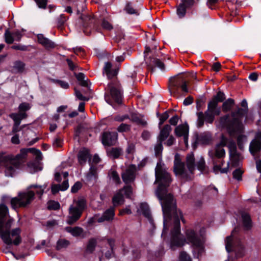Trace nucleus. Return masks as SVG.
<instances>
[{
    "mask_svg": "<svg viewBox=\"0 0 261 261\" xmlns=\"http://www.w3.org/2000/svg\"><path fill=\"white\" fill-rule=\"evenodd\" d=\"M156 181L159 186L156 190V195L160 200L163 214V229L162 237H166L168 231V223H173L171 230L170 248L175 250L176 248L183 246L187 241L188 244H191L193 247L194 257L198 258L204 252L203 244L205 242V229L202 227L198 232L193 229H187L186 239L181 233L180 220L185 223L182 213L177 210L176 204L173 202V195L168 193V188L172 181L170 174L162 168L158 163L155 171Z\"/></svg>",
    "mask_w": 261,
    "mask_h": 261,
    "instance_id": "f257e3e1",
    "label": "nucleus"
},
{
    "mask_svg": "<svg viewBox=\"0 0 261 261\" xmlns=\"http://www.w3.org/2000/svg\"><path fill=\"white\" fill-rule=\"evenodd\" d=\"M119 67L115 66L113 67L110 62L105 63L103 72L110 80L108 84L109 94H105V99L106 102L116 109L117 105L120 106L123 103V91L122 87L117 77L118 73Z\"/></svg>",
    "mask_w": 261,
    "mask_h": 261,
    "instance_id": "f03ea898",
    "label": "nucleus"
},
{
    "mask_svg": "<svg viewBox=\"0 0 261 261\" xmlns=\"http://www.w3.org/2000/svg\"><path fill=\"white\" fill-rule=\"evenodd\" d=\"M241 106L242 108L237 106L236 110L231 111L230 115L226 114L219 118V126L222 128L226 129L230 135L243 133L245 130L243 119L248 112L246 99H244L241 101Z\"/></svg>",
    "mask_w": 261,
    "mask_h": 261,
    "instance_id": "7ed1b4c3",
    "label": "nucleus"
},
{
    "mask_svg": "<svg viewBox=\"0 0 261 261\" xmlns=\"http://www.w3.org/2000/svg\"><path fill=\"white\" fill-rule=\"evenodd\" d=\"M29 152L35 155L37 160H42L41 152L35 148H22L20 153L15 156L0 151V167L5 168V175L13 176L16 169L20 167V160L25 159Z\"/></svg>",
    "mask_w": 261,
    "mask_h": 261,
    "instance_id": "20e7f679",
    "label": "nucleus"
},
{
    "mask_svg": "<svg viewBox=\"0 0 261 261\" xmlns=\"http://www.w3.org/2000/svg\"><path fill=\"white\" fill-rule=\"evenodd\" d=\"M80 18L82 23L84 32L87 35H90L95 31L100 32L101 27L108 31H111L113 29L112 24L105 19H103L100 24L99 20L89 15L82 14Z\"/></svg>",
    "mask_w": 261,
    "mask_h": 261,
    "instance_id": "39448f33",
    "label": "nucleus"
},
{
    "mask_svg": "<svg viewBox=\"0 0 261 261\" xmlns=\"http://www.w3.org/2000/svg\"><path fill=\"white\" fill-rule=\"evenodd\" d=\"M35 199V193L32 191L19 192L18 197L11 198L9 196L4 195L2 197V204L10 202L12 208L16 210L19 207H25L31 204Z\"/></svg>",
    "mask_w": 261,
    "mask_h": 261,
    "instance_id": "423d86ee",
    "label": "nucleus"
},
{
    "mask_svg": "<svg viewBox=\"0 0 261 261\" xmlns=\"http://www.w3.org/2000/svg\"><path fill=\"white\" fill-rule=\"evenodd\" d=\"M87 208L86 201L84 198L78 199L76 205H71L69 207V216L67 223L70 225L75 224L81 217L84 211Z\"/></svg>",
    "mask_w": 261,
    "mask_h": 261,
    "instance_id": "0eeeda50",
    "label": "nucleus"
},
{
    "mask_svg": "<svg viewBox=\"0 0 261 261\" xmlns=\"http://www.w3.org/2000/svg\"><path fill=\"white\" fill-rule=\"evenodd\" d=\"M169 90L174 96H178L180 94L179 89L184 93L189 91L186 80L181 76L176 75L169 79Z\"/></svg>",
    "mask_w": 261,
    "mask_h": 261,
    "instance_id": "6e6552de",
    "label": "nucleus"
},
{
    "mask_svg": "<svg viewBox=\"0 0 261 261\" xmlns=\"http://www.w3.org/2000/svg\"><path fill=\"white\" fill-rule=\"evenodd\" d=\"M21 232V230L19 228L13 229L11 231L10 230L2 231L1 238L3 242L8 246L12 245L18 246L22 242Z\"/></svg>",
    "mask_w": 261,
    "mask_h": 261,
    "instance_id": "1a4fd4ad",
    "label": "nucleus"
},
{
    "mask_svg": "<svg viewBox=\"0 0 261 261\" xmlns=\"http://www.w3.org/2000/svg\"><path fill=\"white\" fill-rule=\"evenodd\" d=\"M225 248L227 252H235L236 258L243 257L245 254V248L241 241L237 245L232 243V235L227 236L225 239Z\"/></svg>",
    "mask_w": 261,
    "mask_h": 261,
    "instance_id": "9d476101",
    "label": "nucleus"
},
{
    "mask_svg": "<svg viewBox=\"0 0 261 261\" xmlns=\"http://www.w3.org/2000/svg\"><path fill=\"white\" fill-rule=\"evenodd\" d=\"M9 216L8 207L5 204H0V234L2 231H4V227L6 230H10L13 220L12 219L7 220Z\"/></svg>",
    "mask_w": 261,
    "mask_h": 261,
    "instance_id": "9b49d317",
    "label": "nucleus"
},
{
    "mask_svg": "<svg viewBox=\"0 0 261 261\" xmlns=\"http://www.w3.org/2000/svg\"><path fill=\"white\" fill-rule=\"evenodd\" d=\"M118 139V135L116 132H104L101 135V143L104 146L115 145Z\"/></svg>",
    "mask_w": 261,
    "mask_h": 261,
    "instance_id": "f8f14e48",
    "label": "nucleus"
},
{
    "mask_svg": "<svg viewBox=\"0 0 261 261\" xmlns=\"http://www.w3.org/2000/svg\"><path fill=\"white\" fill-rule=\"evenodd\" d=\"M136 170V166L134 164H131L125 171L122 173V179L126 185H128L135 181Z\"/></svg>",
    "mask_w": 261,
    "mask_h": 261,
    "instance_id": "ddd939ff",
    "label": "nucleus"
},
{
    "mask_svg": "<svg viewBox=\"0 0 261 261\" xmlns=\"http://www.w3.org/2000/svg\"><path fill=\"white\" fill-rule=\"evenodd\" d=\"M145 63L148 70L151 73L155 71V67H158L162 71L165 69L164 63L159 59L149 56L148 59H146Z\"/></svg>",
    "mask_w": 261,
    "mask_h": 261,
    "instance_id": "4468645a",
    "label": "nucleus"
},
{
    "mask_svg": "<svg viewBox=\"0 0 261 261\" xmlns=\"http://www.w3.org/2000/svg\"><path fill=\"white\" fill-rule=\"evenodd\" d=\"M173 171L176 176H179L181 177H185L188 175L185 167V164L184 162H181L177 154L175 156Z\"/></svg>",
    "mask_w": 261,
    "mask_h": 261,
    "instance_id": "2eb2a0df",
    "label": "nucleus"
},
{
    "mask_svg": "<svg viewBox=\"0 0 261 261\" xmlns=\"http://www.w3.org/2000/svg\"><path fill=\"white\" fill-rule=\"evenodd\" d=\"M227 147L229 149V156L231 159L232 165L237 166L239 164L240 154L237 152L236 142L233 140L229 141Z\"/></svg>",
    "mask_w": 261,
    "mask_h": 261,
    "instance_id": "dca6fc26",
    "label": "nucleus"
},
{
    "mask_svg": "<svg viewBox=\"0 0 261 261\" xmlns=\"http://www.w3.org/2000/svg\"><path fill=\"white\" fill-rule=\"evenodd\" d=\"M211 140V136L208 133H204L199 135L196 134L195 136V140L192 143V147L195 149L199 143L202 145H208L210 143Z\"/></svg>",
    "mask_w": 261,
    "mask_h": 261,
    "instance_id": "f3484780",
    "label": "nucleus"
},
{
    "mask_svg": "<svg viewBox=\"0 0 261 261\" xmlns=\"http://www.w3.org/2000/svg\"><path fill=\"white\" fill-rule=\"evenodd\" d=\"M85 179L88 183L91 184L92 185L97 182L98 173L95 166L93 165L90 166L89 172L86 175Z\"/></svg>",
    "mask_w": 261,
    "mask_h": 261,
    "instance_id": "a211bd4d",
    "label": "nucleus"
},
{
    "mask_svg": "<svg viewBox=\"0 0 261 261\" xmlns=\"http://www.w3.org/2000/svg\"><path fill=\"white\" fill-rule=\"evenodd\" d=\"M88 159L89 162H91V155L89 150L84 147L79 151L77 154L78 162L81 165L83 166L86 163Z\"/></svg>",
    "mask_w": 261,
    "mask_h": 261,
    "instance_id": "6ab92c4d",
    "label": "nucleus"
},
{
    "mask_svg": "<svg viewBox=\"0 0 261 261\" xmlns=\"http://www.w3.org/2000/svg\"><path fill=\"white\" fill-rule=\"evenodd\" d=\"M115 215V207L111 206L103 212L102 216L97 219V222L101 223L104 221H112L114 218Z\"/></svg>",
    "mask_w": 261,
    "mask_h": 261,
    "instance_id": "aec40b11",
    "label": "nucleus"
},
{
    "mask_svg": "<svg viewBox=\"0 0 261 261\" xmlns=\"http://www.w3.org/2000/svg\"><path fill=\"white\" fill-rule=\"evenodd\" d=\"M140 209L142 212L143 215L148 219L150 224L152 226V229H154L155 228V225L154 223L153 219L151 216L149 207L147 203L145 202L141 203Z\"/></svg>",
    "mask_w": 261,
    "mask_h": 261,
    "instance_id": "412c9836",
    "label": "nucleus"
},
{
    "mask_svg": "<svg viewBox=\"0 0 261 261\" xmlns=\"http://www.w3.org/2000/svg\"><path fill=\"white\" fill-rule=\"evenodd\" d=\"M37 38L38 42L46 49H52L56 47L55 43L47 38L45 37L42 34H38Z\"/></svg>",
    "mask_w": 261,
    "mask_h": 261,
    "instance_id": "4be33fe9",
    "label": "nucleus"
},
{
    "mask_svg": "<svg viewBox=\"0 0 261 261\" xmlns=\"http://www.w3.org/2000/svg\"><path fill=\"white\" fill-rule=\"evenodd\" d=\"M37 38L38 42L46 49H52L56 47L55 43L47 38L45 37L42 34H38Z\"/></svg>",
    "mask_w": 261,
    "mask_h": 261,
    "instance_id": "5701e85b",
    "label": "nucleus"
},
{
    "mask_svg": "<svg viewBox=\"0 0 261 261\" xmlns=\"http://www.w3.org/2000/svg\"><path fill=\"white\" fill-rule=\"evenodd\" d=\"M261 150V135L258 139L253 140L249 146V151L251 154L254 155L256 153Z\"/></svg>",
    "mask_w": 261,
    "mask_h": 261,
    "instance_id": "b1692460",
    "label": "nucleus"
},
{
    "mask_svg": "<svg viewBox=\"0 0 261 261\" xmlns=\"http://www.w3.org/2000/svg\"><path fill=\"white\" fill-rule=\"evenodd\" d=\"M189 127L187 123L177 126L174 130L175 135L178 137L189 135Z\"/></svg>",
    "mask_w": 261,
    "mask_h": 261,
    "instance_id": "393cba45",
    "label": "nucleus"
},
{
    "mask_svg": "<svg viewBox=\"0 0 261 261\" xmlns=\"http://www.w3.org/2000/svg\"><path fill=\"white\" fill-rule=\"evenodd\" d=\"M172 130L171 126L169 124H166L162 129H161L160 134L158 137V140L161 142H164L169 136Z\"/></svg>",
    "mask_w": 261,
    "mask_h": 261,
    "instance_id": "a878e982",
    "label": "nucleus"
},
{
    "mask_svg": "<svg viewBox=\"0 0 261 261\" xmlns=\"http://www.w3.org/2000/svg\"><path fill=\"white\" fill-rule=\"evenodd\" d=\"M106 151L109 157L114 159H118L120 156L123 154L122 149L120 147H112L110 149H107Z\"/></svg>",
    "mask_w": 261,
    "mask_h": 261,
    "instance_id": "bb28decb",
    "label": "nucleus"
},
{
    "mask_svg": "<svg viewBox=\"0 0 261 261\" xmlns=\"http://www.w3.org/2000/svg\"><path fill=\"white\" fill-rule=\"evenodd\" d=\"M124 201L125 199L123 194L119 191L114 194L112 198V203L114 207L123 204Z\"/></svg>",
    "mask_w": 261,
    "mask_h": 261,
    "instance_id": "cd10ccee",
    "label": "nucleus"
},
{
    "mask_svg": "<svg viewBox=\"0 0 261 261\" xmlns=\"http://www.w3.org/2000/svg\"><path fill=\"white\" fill-rule=\"evenodd\" d=\"M9 117L14 121V124L19 125L21 120L25 118L27 114L25 113H13L9 115Z\"/></svg>",
    "mask_w": 261,
    "mask_h": 261,
    "instance_id": "c85d7f7f",
    "label": "nucleus"
},
{
    "mask_svg": "<svg viewBox=\"0 0 261 261\" xmlns=\"http://www.w3.org/2000/svg\"><path fill=\"white\" fill-rule=\"evenodd\" d=\"M234 105V100L232 98H229L223 101L222 105V110L224 113H227L231 111Z\"/></svg>",
    "mask_w": 261,
    "mask_h": 261,
    "instance_id": "c756f323",
    "label": "nucleus"
},
{
    "mask_svg": "<svg viewBox=\"0 0 261 261\" xmlns=\"http://www.w3.org/2000/svg\"><path fill=\"white\" fill-rule=\"evenodd\" d=\"M97 245V240L92 238L89 240L85 252L88 254H92L95 251Z\"/></svg>",
    "mask_w": 261,
    "mask_h": 261,
    "instance_id": "7c9ffc66",
    "label": "nucleus"
},
{
    "mask_svg": "<svg viewBox=\"0 0 261 261\" xmlns=\"http://www.w3.org/2000/svg\"><path fill=\"white\" fill-rule=\"evenodd\" d=\"M187 167L191 173H193L195 168V158L193 153L188 154L186 158Z\"/></svg>",
    "mask_w": 261,
    "mask_h": 261,
    "instance_id": "2f4dec72",
    "label": "nucleus"
},
{
    "mask_svg": "<svg viewBox=\"0 0 261 261\" xmlns=\"http://www.w3.org/2000/svg\"><path fill=\"white\" fill-rule=\"evenodd\" d=\"M244 133H241L240 134H237L233 135H230V136L234 137L238 136L237 141V145L238 146V148L241 150H244V143L247 140V137L246 135H243V134Z\"/></svg>",
    "mask_w": 261,
    "mask_h": 261,
    "instance_id": "473e14b6",
    "label": "nucleus"
},
{
    "mask_svg": "<svg viewBox=\"0 0 261 261\" xmlns=\"http://www.w3.org/2000/svg\"><path fill=\"white\" fill-rule=\"evenodd\" d=\"M130 120L133 122L136 123L138 125L142 126H145L147 125V122L142 119L141 115L135 113H132L130 114Z\"/></svg>",
    "mask_w": 261,
    "mask_h": 261,
    "instance_id": "72a5a7b5",
    "label": "nucleus"
},
{
    "mask_svg": "<svg viewBox=\"0 0 261 261\" xmlns=\"http://www.w3.org/2000/svg\"><path fill=\"white\" fill-rule=\"evenodd\" d=\"M243 226L246 230H250L252 226L250 216L247 213L242 215Z\"/></svg>",
    "mask_w": 261,
    "mask_h": 261,
    "instance_id": "f704fd0d",
    "label": "nucleus"
},
{
    "mask_svg": "<svg viewBox=\"0 0 261 261\" xmlns=\"http://www.w3.org/2000/svg\"><path fill=\"white\" fill-rule=\"evenodd\" d=\"M74 76H75L77 80L80 82V85L84 87L89 88V85L88 84V79L85 80V75L82 72L74 73Z\"/></svg>",
    "mask_w": 261,
    "mask_h": 261,
    "instance_id": "c9c22d12",
    "label": "nucleus"
},
{
    "mask_svg": "<svg viewBox=\"0 0 261 261\" xmlns=\"http://www.w3.org/2000/svg\"><path fill=\"white\" fill-rule=\"evenodd\" d=\"M65 230L67 232L70 233L73 237H75L81 236L84 231L83 229L79 226L74 227H66Z\"/></svg>",
    "mask_w": 261,
    "mask_h": 261,
    "instance_id": "e433bc0d",
    "label": "nucleus"
},
{
    "mask_svg": "<svg viewBox=\"0 0 261 261\" xmlns=\"http://www.w3.org/2000/svg\"><path fill=\"white\" fill-rule=\"evenodd\" d=\"M165 252L163 248H160L150 255L149 257L153 261H162Z\"/></svg>",
    "mask_w": 261,
    "mask_h": 261,
    "instance_id": "4c0bfd02",
    "label": "nucleus"
},
{
    "mask_svg": "<svg viewBox=\"0 0 261 261\" xmlns=\"http://www.w3.org/2000/svg\"><path fill=\"white\" fill-rule=\"evenodd\" d=\"M196 167L198 170L202 173L208 172V167L205 165L204 158L201 157L196 163Z\"/></svg>",
    "mask_w": 261,
    "mask_h": 261,
    "instance_id": "58836bf2",
    "label": "nucleus"
},
{
    "mask_svg": "<svg viewBox=\"0 0 261 261\" xmlns=\"http://www.w3.org/2000/svg\"><path fill=\"white\" fill-rule=\"evenodd\" d=\"M124 10L128 14L132 15L135 14L139 15V13L137 10L134 8L132 3L130 2H127L126 5L124 8Z\"/></svg>",
    "mask_w": 261,
    "mask_h": 261,
    "instance_id": "ea45409f",
    "label": "nucleus"
},
{
    "mask_svg": "<svg viewBox=\"0 0 261 261\" xmlns=\"http://www.w3.org/2000/svg\"><path fill=\"white\" fill-rule=\"evenodd\" d=\"M119 191L122 192L126 198L130 199L131 196L133 194V187L131 185H127L120 189Z\"/></svg>",
    "mask_w": 261,
    "mask_h": 261,
    "instance_id": "a19ab883",
    "label": "nucleus"
},
{
    "mask_svg": "<svg viewBox=\"0 0 261 261\" xmlns=\"http://www.w3.org/2000/svg\"><path fill=\"white\" fill-rule=\"evenodd\" d=\"M25 64L23 62L17 60L14 62L13 69L17 73H22L25 69Z\"/></svg>",
    "mask_w": 261,
    "mask_h": 261,
    "instance_id": "79ce46f5",
    "label": "nucleus"
},
{
    "mask_svg": "<svg viewBox=\"0 0 261 261\" xmlns=\"http://www.w3.org/2000/svg\"><path fill=\"white\" fill-rule=\"evenodd\" d=\"M68 18L63 14H61L56 18V25L59 29H62Z\"/></svg>",
    "mask_w": 261,
    "mask_h": 261,
    "instance_id": "37998d69",
    "label": "nucleus"
},
{
    "mask_svg": "<svg viewBox=\"0 0 261 261\" xmlns=\"http://www.w3.org/2000/svg\"><path fill=\"white\" fill-rule=\"evenodd\" d=\"M70 244V242L64 239H60L57 242L56 249L59 251L61 249L66 248Z\"/></svg>",
    "mask_w": 261,
    "mask_h": 261,
    "instance_id": "c03bdc74",
    "label": "nucleus"
},
{
    "mask_svg": "<svg viewBox=\"0 0 261 261\" xmlns=\"http://www.w3.org/2000/svg\"><path fill=\"white\" fill-rule=\"evenodd\" d=\"M187 9H188L184 6V4L180 3L177 6L176 13L179 18H182L185 16Z\"/></svg>",
    "mask_w": 261,
    "mask_h": 261,
    "instance_id": "a18cd8bd",
    "label": "nucleus"
},
{
    "mask_svg": "<svg viewBox=\"0 0 261 261\" xmlns=\"http://www.w3.org/2000/svg\"><path fill=\"white\" fill-rule=\"evenodd\" d=\"M212 99L217 103L222 102L226 99V96L223 92L219 91L216 95L213 96Z\"/></svg>",
    "mask_w": 261,
    "mask_h": 261,
    "instance_id": "49530a36",
    "label": "nucleus"
},
{
    "mask_svg": "<svg viewBox=\"0 0 261 261\" xmlns=\"http://www.w3.org/2000/svg\"><path fill=\"white\" fill-rule=\"evenodd\" d=\"M197 116V127L201 128L203 126L205 121L204 113L202 112H199L196 113Z\"/></svg>",
    "mask_w": 261,
    "mask_h": 261,
    "instance_id": "de8ad7c7",
    "label": "nucleus"
},
{
    "mask_svg": "<svg viewBox=\"0 0 261 261\" xmlns=\"http://www.w3.org/2000/svg\"><path fill=\"white\" fill-rule=\"evenodd\" d=\"M60 208V204L59 202L50 200L47 203V209L49 210L56 211Z\"/></svg>",
    "mask_w": 261,
    "mask_h": 261,
    "instance_id": "09e8293b",
    "label": "nucleus"
},
{
    "mask_svg": "<svg viewBox=\"0 0 261 261\" xmlns=\"http://www.w3.org/2000/svg\"><path fill=\"white\" fill-rule=\"evenodd\" d=\"M225 151L224 149L217 146L214 157L218 158V159H221L225 156Z\"/></svg>",
    "mask_w": 261,
    "mask_h": 261,
    "instance_id": "8fccbe9b",
    "label": "nucleus"
},
{
    "mask_svg": "<svg viewBox=\"0 0 261 261\" xmlns=\"http://www.w3.org/2000/svg\"><path fill=\"white\" fill-rule=\"evenodd\" d=\"M5 41L7 44H12L14 41V37L9 29H7L5 31Z\"/></svg>",
    "mask_w": 261,
    "mask_h": 261,
    "instance_id": "3c124183",
    "label": "nucleus"
},
{
    "mask_svg": "<svg viewBox=\"0 0 261 261\" xmlns=\"http://www.w3.org/2000/svg\"><path fill=\"white\" fill-rule=\"evenodd\" d=\"M243 171L240 168H237L232 172L233 178L238 181H241L242 179V174Z\"/></svg>",
    "mask_w": 261,
    "mask_h": 261,
    "instance_id": "603ef678",
    "label": "nucleus"
},
{
    "mask_svg": "<svg viewBox=\"0 0 261 261\" xmlns=\"http://www.w3.org/2000/svg\"><path fill=\"white\" fill-rule=\"evenodd\" d=\"M205 121L208 123H212L215 119V116L212 112L209 111H206L204 113Z\"/></svg>",
    "mask_w": 261,
    "mask_h": 261,
    "instance_id": "864d4df0",
    "label": "nucleus"
},
{
    "mask_svg": "<svg viewBox=\"0 0 261 261\" xmlns=\"http://www.w3.org/2000/svg\"><path fill=\"white\" fill-rule=\"evenodd\" d=\"M52 81L53 83L58 85L63 89H67L69 88V85L67 82L56 79H53Z\"/></svg>",
    "mask_w": 261,
    "mask_h": 261,
    "instance_id": "5fc2aeb1",
    "label": "nucleus"
},
{
    "mask_svg": "<svg viewBox=\"0 0 261 261\" xmlns=\"http://www.w3.org/2000/svg\"><path fill=\"white\" fill-rule=\"evenodd\" d=\"M163 150V142L158 140V143L154 147L155 154L156 156H159L161 154Z\"/></svg>",
    "mask_w": 261,
    "mask_h": 261,
    "instance_id": "6e6d98bb",
    "label": "nucleus"
},
{
    "mask_svg": "<svg viewBox=\"0 0 261 261\" xmlns=\"http://www.w3.org/2000/svg\"><path fill=\"white\" fill-rule=\"evenodd\" d=\"M205 100V98L204 96H199L197 98L196 103L197 111H199L201 109L202 105L204 103Z\"/></svg>",
    "mask_w": 261,
    "mask_h": 261,
    "instance_id": "4d7b16f0",
    "label": "nucleus"
},
{
    "mask_svg": "<svg viewBox=\"0 0 261 261\" xmlns=\"http://www.w3.org/2000/svg\"><path fill=\"white\" fill-rule=\"evenodd\" d=\"M218 103L212 99L208 103L207 110L210 112L214 111L218 107Z\"/></svg>",
    "mask_w": 261,
    "mask_h": 261,
    "instance_id": "13d9d810",
    "label": "nucleus"
},
{
    "mask_svg": "<svg viewBox=\"0 0 261 261\" xmlns=\"http://www.w3.org/2000/svg\"><path fill=\"white\" fill-rule=\"evenodd\" d=\"M130 126L125 123H121L117 128V130L120 133L126 132L130 130Z\"/></svg>",
    "mask_w": 261,
    "mask_h": 261,
    "instance_id": "bf43d9fd",
    "label": "nucleus"
},
{
    "mask_svg": "<svg viewBox=\"0 0 261 261\" xmlns=\"http://www.w3.org/2000/svg\"><path fill=\"white\" fill-rule=\"evenodd\" d=\"M19 113H25L30 109L29 104L26 102L21 103L18 107Z\"/></svg>",
    "mask_w": 261,
    "mask_h": 261,
    "instance_id": "052dcab7",
    "label": "nucleus"
},
{
    "mask_svg": "<svg viewBox=\"0 0 261 261\" xmlns=\"http://www.w3.org/2000/svg\"><path fill=\"white\" fill-rule=\"evenodd\" d=\"M169 117V115L168 111H165L161 115L160 117V122L159 123V127L163 124L164 122L168 119Z\"/></svg>",
    "mask_w": 261,
    "mask_h": 261,
    "instance_id": "680f3d73",
    "label": "nucleus"
},
{
    "mask_svg": "<svg viewBox=\"0 0 261 261\" xmlns=\"http://www.w3.org/2000/svg\"><path fill=\"white\" fill-rule=\"evenodd\" d=\"M82 184L80 181H76L71 187V192L72 193H76L78 191L81 189Z\"/></svg>",
    "mask_w": 261,
    "mask_h": 261,
    "instance_id": "e2e57ef3",
    "label": "nucleus"
},
{
    "mask_svg": "<svg viewBox=\"0 0 261 261\" xmlns=\"http://www.w3.org/2000/svg\"><path fill=\"white\" fill-rule=\"evenodd\" d=\"M37 6L40 8L45 9L46 8L48 0H34Z\"/></svg>",
    "mask_w": 261,
    "mask_h": 261,
    "instance_id": "0e129e2a",
    "label": "nucleus"
},
{
    "mask_svg": "<svg viewBox=\"0 0 261 261\" xmlns=\"http://www.w3.org/2000/svg\"><path fill=\"white\" fill-rule=\"evenodd\" d=\"M137 76V73L135 70L127 71L126 76L128 81H134Z\"/></svg>",
    "mask_w": 261,
    "mask_h": 261,
    "instance_id": "69168bd1",
    "label": "nucleus"
},
{
    "mask_svg": "<svg viewBox=\"0 0 261 261\" xmlns=\"http://www.w3.org/2000/svg\"><path fill=\"white\" fill-rule=\"evenodd\" d=\"M63 144V139L59 136H57L55 138L53 142V146L54 147H60Z\"/></svg>",
    "mask_w": 261,
    "mask_h": 261,
    "instance_id": "338daca9",
    "label": "nucleus"
},
{
    "mask_svg": "<svg viewBox=\"0 0 261 261\" xmlns=\"http://www.w3.org/2000/svg\"><path fill=\"white\" fill-rule=\"evenodd\" d=\"M180 261H192L189 255L185 251H181L179 255Z\"/></svg>",
    "mask_w": 261,
    "mask_h": 261,
    "instance_id": "774afa93",
    "label": "nucleus"
}]
</instances>
